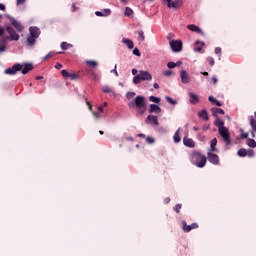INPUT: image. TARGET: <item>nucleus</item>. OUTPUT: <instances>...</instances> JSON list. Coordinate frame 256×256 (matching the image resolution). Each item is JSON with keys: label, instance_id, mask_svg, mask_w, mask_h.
Here are the masks:
<instances>
[{"label": "nucleus", "instance_id": "nucleus-1", "mask_svg": "<svg viewBox=\"0 0 256 256\" xmlns=\"http://www.w3.org/2000/svg\"><path fill=\"white\" fill-rule=\"evenodd\" d=\"M131 109H136L139 115H143L147 110V100L144 96H137L134 101L128 104Z\"/></svg>", "mask_w": 256, "mask_h": 256}, {"label": "nucleus", "instance_id": "nucleus-2", "mask_svg": "<svg viewBox=\"0 0 256 256\" xmlns=\"http://www.w3.org/2000/svg\"><path fill=\"white\" fill-rule=\"evenodd\" d=\"M6 31L9 34V36L0 37V45L7 46V42L9 41H19L20 36L17 34L15 29L11 27V25H6Z\"/></svg>", "mask_w": 256, "mask_h": 256}, {"label": "nucleus", "instance_id": "nucleus-3", "mask_svg": "<svg viewBox=\"0 0 256 256\" xmlns=\"http://www.w3.org/2000/svg\"><path fill=\"white\" fill-rule=\"evenodd\" d=\"M190 160H191V163H193V165H195L196 167H199L200 169H202V167H204L207 164V156L197 151H194L191 154Z\"/></svg>", "mask_w": 256, "mask_h": 256}, {"label": "nucleus", "instance_id": "nucleus-4", "mask_svg": "<svg viewBox=\"0 0 256 256\" xmlns=\"http://www.w3.org/2000/svg\"><path fill=\"white\" fill-rule=\"evenodd\" d=\"M29 32L30 34L26 38V45H28V47H33L37 42V39H39V35H41V30L36 26H31Z\"/></svg>", "mask_w": 256, "mask_h": 256}, {"label": "nucleus", "instance_id": "nucleus-5", "mask_svg": "<svg viewBox=\"0 0 256 256\" xmlns=\"http://www.w3.org/2000/svg\"><path fill=\"white\" fill-rule=\"evenodd\" d=\"M218 133L220 137H222L225 145H231V133H229V128H220Z\"/></svg>", "mask_w": 256, "mask_h": 256}, {"label": "nucleus", "instance_id": "nucleus-6", "mask_svg": "<svg viewBox=\"0 0 256 256\" xmlns=\"http://www.w3.org/2000/svg\"><path fill=\"white\" fill-rule=\"evenodd\" d=\"M11 26L10 27H14V29H16L17 33H23V24H21V22L17 21L15 18L9 16L8 17Z\"/></svg>", "mask_w": 256, "mask_h": 256}, {"label": "nucleus", "instance_id": "nucleus-7", "mask_svg": "<svg viewBox=\"0 0 256 256\" xmlns=\"http://www.w3.org/2000/svg\"><path fill=\"white\" fill-rule=\"evenodd\" d=\"M23 69V66L21 64L16 63L11 68H7L4 73L5 75H17L18 71H21Z\"/></svg>", "mask_w": 256, "mask_h": 256}, {"label": "nucleus", "instance_id": "nucleus-8", "mask_svg": "<svg viewBox=\"0 0 256 256\" xmlns=\"http://www.w3.org/2000/svg\"><path fill=\"white\" fill-rule=\"evenodd\" d=\"M170 47L174 53H179L183 49V42L181 40L170 41Z\"/></svg>", "mask_w": 256, "mask_h": 256}, {"label": "nucleus", "instance_id": "nucleus-9", "mask_svg": "<svg viewBox=\"0 0 256 256\" xmlns=\"http://www.w3.org/2000/svg\"><path fill=\"white\" fill-rule=\"evenodd\" d=\"M163 3H167L169 9H179L183 5V0H163Z\"/></svg>", "mask_w": 256, "mask_h": 256}, {"label": "nucleus", "instance_id": "nucleus-10", "mask_svg": "<svg viewBox=\"0 0 256 256\" xmlns=\"http://www.w3.org/2000/svg\"><path fill=\"white\" fill-rule=\"evenodd\" d=\"M193 229H199V224L192 223L191 225H187L185 220L182 221V230L184 233H190V231H193Z\"/></svg>", "mask_w": 256, "mask_h": 256}, {"label": "nucleus", "instance_id": "nucleus-11", "mask_svg": "<svg viewBox=\"0 0 256 256\" xmlns=\"http://www.w3.org/2000/svg\"><path fill=\"white\" fill-rule=\"evenodd\" d=\"M61 75L65 79H71V81H77V79H79V75H77L75 73L68 72L67 70H62Z\"/></svg>", "mask_w": 256, "mask_h": 256}, {"label": "nucleus", "instance_id": "nucleus-12", "mask_svg": "<svg viewBox=\"0 0 256 256\" xmlns=\"http://www.w3.org/2000/svg\"><path fill=\"white\" fill-rule=\"evenodd\" d=\"M207 159L212 165H219V156L217 154H213V152L209 151L207 153Z\"/></svg>", "mask_w": 256, "mask_h": 256}, {"label": "nucleus", "instance_id": "nucleus-13", "mask_svg": "<svg viewBox=\"0 0 256 256\" xmlns=\"http://www.w3.org/2000/svg\"><path fill=\"white\" fill-rule=\"evenodd\" d=\"M138 75L140 76L141 81H151V79H153L151 73L145 70H140Z\"/></svg>", "mask_w": 256, "mask_h": 256}, {"label": "nucleus", "instance_id": "nucleus-14", "mask_svg": "<svg viewBox=\"0 0 256 256\" xmlns=\"http://www.w3.org/2000/svg\"><path fill=\"white\" fill-rule=\"evenodd\" d=\"M180 79L184 85H187V83L191 82V77L189 76V73H187V71L185 70H181Z\"/></svg>", "mask_w": 256, "mask_h": 256}, {"label": "nucleus", "instance_id": "nucleus-15", "mask_svg": "<svg viewBox=\"0 0 256 256\" xmlns=\"http://www.w3.org/2000/svg\"><path fill=\"white\" fill-rule=\"evenodd\" d=\"M147 125H154L157 127L159 125V119L155 115H148L146 118Z\"/></svg>", "mask_w": 256, "mask_h": 256}, {"label": "nucleus", "instance_id": "nucleus-16", "mask_svg": "<svg viewBox=\"0 0 256 256\" xmlns=\"http://www.w3.org/2000/svg\"><path fill=\"white\" fill-rule=\"evenodd\" d=\"M21 73L22 75H27L29 71H33V64L31 63H23L21 64Z\"/></svg>", "mask_w": 256, "mask_h": 256}, {"label": "nucleus", "instance_id": "nucleus-17", "mask_svg": "<svg viewBox=\"0 0 256 256\" xmlns=\"http://www.w3.org/2000/svg\"><path fill=\"white\" fill-rule=\"evenodd\" d=\"M250 126H251V130H250L251 137L252 139H254L255 133H256V120H255V117L253 116H250Z\"/></svg>", "mask_w": 256, "mask_h": 256}, {"label": "nucleus", "instance_id": "nucleus-18", "mask_svg": "<svg viewBox=\"0 0 256 256\" xmlns=\"http://www.w3.org/2000/svg\"><path fill=\"white\" fill-rule=\"evenodd\" d=\"M187 29H189V31H192L193 33H197L198 35H205L203 33V30H201V28H199L197 25L195 24H190L187 26Z\"/></svg>", "mask_w": 256, "mask_h": 256}, {"label": "nucleus", "instance_id": "nucleus-19", "mask_svg": "<svg viewBox=\"0 0 256 256\" xmlns=\"http://www.w3.org/2000/svg\"><path fill=\"white\" fill-rule=\"evenodd\" d=\"M183 144L185 145V147H189L190 149H194L195 147V141H193L192 138L184 137Z\"/></svg>", "mask_w": 256, "mask_h": 256}, {"label": "nucleus", "instance_id": "nucleus-20", "mask_svg": "<svg viewBox=\"0 0 256 256\" xmlns=\"http://www.w3.org/2000/svg\"><path fill=\"white\" fill-rule=\"evenodd\" d=\"M86 73H88L90 79H93V81H99V74L95 72L93 69H87Z\"/></svg>", "mask_w": 256, "mask_h": 256}, {"label": "nucleus", "instance_id": "nucleus-21", "mask_svg": "<svg viewBox=\"0 0 256 256\" xmlns=\"http://www.w3.org/2000/svg\"><path fill=\"white\" fill-rule=\"evenodd\" d=\"M95 15L97 17H109V15H111V9H104L103 12L96 11Z\"/></svg>", "mask_w": 256, "mask_h": 256}, {"label": "nucleus", "instance_id": "nucleus-22", "mask_svg": "<svg viewBox=\"0 0 256 256\" xmlns=\"http://www.w3.org/2000/svg\"><path fill=\"white\" fill-rule=\"evenodd\" d=\"M149 113H161V107H159L157 104H150Z\"/></svg>", "mask_w": 256, "mask_h": 256}, {"label": "nucleus", "instance_id": "nucleus-23", "mask_svg": "<svg viewBox=\"0 0 256 256\" xmlns=\"http://www.w3.org/2000/svg\"><path fill=\"white\" fill-rule=\"evenodd\" d=\"M189 97H190V103H192L193 105H195L196 103H199V97L197 96V94L190 92Z\"/></svg>", "mask_w": 256, "mask_h": 256}, {"label": "nucleus", "instance_id": "nucleus-24", "mask_svg": "<svg viewBox=\"0 0 256 256\" xmlns=\"http://www.w3.org/2000/svg\"><path fill=\"white\" fill-rule=\"evenodd\" d=\"M211 111L214 117H217V115H225V111L221 108H212Z\"/></svg>", "mask_w": 256, "mask_h": 256}, {"label": "nucleus", "instance_id": "nucleus-25", "mask_svg": "<svg viewBox=\"0 0 256 256\" xmlns=\"http://www.w3.org/2000/svg\"><path fill=\"white\" fill-rule=\"evenodd\" d=\"M215 125L218 127V131H221V129H227V127H225V122L221 119H217Z\"/></svg>", "mask_w": 256, "mask_h": 256}, {"label": "nucleus", "instance_id": "nucleus-26", "mask_svg": "<svg viewBox=\"0 0 256 256\" xmlns=\"http://www.w3.org/2000/svg\"><path fill=\"white\" fill-rule=\"evenodd\" d=\"M179 131H181V128H178L177 131L174 133V136H173L174 143H181V136H179Z\"/></svg>", "mask_w": 256, "mask_h": 256}, {"label": "nucleus", "instance_id": "nucleus-27", "mask_svg": "<svg viewBox=\"0 0 256 256\" xmlns=\"http://www.w3.org/2000/svg\"><path fill=\"white\" fill-rule=\"evenodd\" d=\"M208 101H210V103H212L213 105H216L217 107H222L223 105L221 104V102H219V100L215 99L213 96H209Z\"/></svg>", "mask_w": 256, "mask_h": 256}, {"label": "nucleus", "instance_id": "nucleus-28", "mask_svg": "<svg viewBox=\"0 0 256 256\" xmlns=\"http://www.w3.org/2000/svg\"><path fill=\"white\" fill-rule=\"evenodd\" d=\"M198 115L204 121H209V115L207 114V110L200 111Z\"/></svg>", "mask_w": 256, "mask_h": 256}, {"label": "nucleus", "instance_id": "nucleus-29", "mask_svg": "<svg viewBox=\"0 0 256 256\" xmlns=\"http://www.w3.org/2000/svg\"><path fill=\"white\" fill-rule=\"evenodd\" d=\"M246 145H248V147H251L252 149H255L256 142L253 138H248L246 139Z\"/></svg>", "mask_w": 256, "mask_h": 256}, {"label": "nucleus", "instance_id": "nucleus-30", "mask_svg": "<svg viewBox=\"0 0 256 256\" xmlns=\"http://www.w3.org/2000/svg\"><path fill=\"white\" fill-rule=\"evenodd\" d=\"M122 42L127 45L128 49H133L134 44L129 38H124Z\"/></svg>", "mask_w": 256, "mask_h": 256}, {"label": "nucleus", "instance_id": "nucleus-31", "mask_svg": "<svg viewBox=\"0 0 256 256\" xmlns=\"http://www.w3.org/2000/svg\"><path fill=\"white\" fill-rule=\"evenodd\" d=\"M85 63L88 67H91V69H95L97 67V61L95 60H86Z\"/></svg>", "mask_w": 256, "mask_h": 256}, {"label": "nucleus", "instance_id": "nucleus-32", "mask_svg": "<svg viewBox=\"0 0 256 256\" xmlns=\"http://www.w3.org/2000/svg\"><path fill=\"white\" fill-rule=\"evenodd\" d=\"M238 157H247V149L241 148L237 151Z\"/></svg>", "mask_w": 256, "mask_h": 256}, {"label": "nucleus", "instance_id": "nucleus-33", "mask_svg": "<svg viewBox=\"0 0 256 256\" xmlns=\"http://www.w3.org/2000/svg\"><path fill=\"white\" fill-rule=\"evenodd\" d=\"M60 47L63 51H67V49H71V47H73V44H69L67 42H62Z\"/></svg>", "mask_w": 256, "mask_h": 256}, {"label": "nucleus", "instance_id": "nucleus-34", "mask_svg": "<svg viewBox=\"0 0 256 256\" xmlns=\"http://www.w3.org/2000/svg\"><path fill=\"white\" fill-rule=\"evenodd\" d=\"M217 146V138L212 139L211 144H210V151L215 152Z\"/></svg>", "mask_w": 256, "mask_h": 256}, {"label": "nucleus", "instance_id": "nucleus-35", "mask_svg": "<svg viewBox=\"0 0 256 256\" xmlns=\"http://www.w3.org/2000/svg\"><path fill=\"white\" fill-rule=\"evenodd\" d=\"M124 15H125L126 17H133V9H131V8H129V7H126V8H125Z\"/></svg>", "mask_w": 256, "mask_h": 256}, {"label": "nucleus", "instance_id": "nucleus-36", "mask_svg": "<svg viewBox=\"0 0 256 256\" xmlns=\"http://www.w3.org/2000/svg\"><path fill=\"white\" fill-rule=\"evenodd\" d=\"M138 41H145V33L143 32V30L138 31Z\"/></svg>", "mask_w": 256, "mask_h": 256}, {"label": "nucleus", "instance_id": "nucleus-37", "mask_svg": "<svg viewBox=\"0 0 256 256\" xmlns=\"http://www.w3.org/2000/svg\"><path fill=\"white\" fill-rule=\"evenodd\" d=\"M149 101H151L152 103H161V98L156 96H150Z\"/></svg>", "mask_w": 256, "mask_h": 256}, {"label": "nucleus", "instance_id": "nucleus-38", "mask_svg": "<svg viewBox=\"0 0 256 256\" xmlns=\"http://www.w3.org/2000/svg\"><path fill=\"white\" fill-rule=\"evenodd\" d=\"M141 76H139V74L138 75H136L134 78H133V83L135 84V85H139V83H141Z\"/></svg>", "mask_w": 256, "mask_h": 256}, {"label": "nucleus", "instance_id": "nucleus-39", "mask_svg": "<svg viewBox=\"0 0 256 256\" xmlns=\"http://www.w3.org/2000/svg\"><path fill=\"white\" fill-rule=\"evenodd\" d=\"M165 99L168 101V103H170V105H177V101L173 100V98L166 96Z\"/></svg>", "mask_w": 256, "mask_h": 256}, {"label": "nucleus", "instance_id": "nucleus-40", "mask_svg": "<svg viewBox=\"0 0 256 256\" xmlns=\"http://www.w3.org/2000/svg\"><path fill=\"white\" fill-rule=\"evenodd\" d=\"M182 207H183V205H181V204H176L173 209H174L175 213H181Z\"/></svg>", "mask_w": 256, "mask_h": 256}, {"label": "nucleus", "instance_id": "nucleus-41", "mask_svg": "<svg viewBox=\"0 0 256 256\" xmlns=\"http://www.w3.org/2000/svg\"><path fill=\"white\" fill-rule=\"evenodd\" d=\"M240 131H241V134H240L241 139H247L249 137V133L243 132V129H241Z\"/></svg>", "mask_w": 256, "mask_h": 256}, {"label": "nucleus", "instance_id": "nucleus-42", "mask_svg": "<svg viewBox=\"0 0 256 256\" xmlns=\"http://www.w3.org/2000/svg\"><path fill=\"white\" fill-rule=\"evenodd\" d=\"M50 57H55V52L48 53L44 58L43 61H47V59H50Z\"/></svg>", "mask_w": 256, "mask_h": 256}, {"label": "nucleus", "instance_id": "nucleus-43", "mask_svg": "<svg viewBox=\"0 0 256 256\" xmlns=\"http://www.w3.org/2000/svg\"><path fill=\"white\" fill-rule=\"evenodd\" d=\"M146 143H149V145L155 143V139L151 136L146 137Z\"/></svg>", "mask_w": 256, "mask_h": 256}, {"label": "nucleus", "instance_id": "nucleus-44", "mask_svg": "<svg viewBox=\"0 0 256 256\" xmlns=\"http://www.w3.org/2000/svg\"><path fill=\"white\" fill-rule=\"evenodd\" d=\"M207 62L209 63V65L211 67H213V65H215V59H213V57H208Z\"/></svg>", "mask_w": 256, "mask_h": 256}, {"label": "nucleus", "instance_id": "nucleus-45", "mask_svg": "<svg viewBox=\"0 0 256 256\" xmlns=\"http://www.w3.org/2000/svg\"><path fill=\"white\" fill-rule=\"evenodd\" d=\"M167 67L168 69H175V67H177V64H175V62H168Z\"/></svg>", "mask_w": 256, "mask_h": 256}, {"label": "nucleus", "instance_id": "nucleus-46", "mask_svg": "<svg viewBox=\"0 0 256 256\" xmlns=\"http://www.w3.org/2000/svg\"><path fill=\"white\" fill-rule=\"evenodd\" d=\"M103 93H111V88L109 86H103L102 88Z\"/></svg>", "mask_w": 256, "mask_h": 256}, {"label": "nucleus", "instance_id": "nucleus-47", "mask_svg": "<svg viewBox=\"0 0 256 256\" xmlns=\"http://www.w3.org/2000/svg\"><path fill=\"white\" fill-rule=\"evenodd\" d=\"M133 55H136V57H141V52L139 51L138 48H134Z\"/></svg>", "mask_w": 256, "mask_h": 256}, {"label": "nucleus", "instance_id": "nucleus-48", "mask_svg": "<svg viewBox=\"0 0 256 256\" xmlns=\"http://www.w3.org/2000/svg\"><path fill=\"white\" fill-rule=\"evenodd\" d=\"M247 156H248V157H254V156H255V151H253V149H249V150L247 151Z\"/></svg>", "mask_w": 256, "mask_h": 256}, {"label": "nucleus", "instance_id": "nucleus-49", "mask_svg": "<svg viewBox=\"0 0 256 256\" xmlns=\"http://www.w3.org/2000/svg\"><path fill=\"white\" fill-rule=\"evenodd\" d=\"M92 115L95 117V119H101V112H92Z\"/></svg>", "mask_w": 256, "mask_h": 256}, {"label": "nucleus", "instance_id": "nucleus-50", "mask_svg": "<svg viewBox=\"0 0 256 256\" xmlns=\"http://www.w3.org/2000/svg\"><path fill=\"white\" fill-rule=\"evenodd\" d=\"M163 75H165V77H171V75H173V71L167 70V71L163 72Z\"/></svg>", "mask_w": 256, "mask_h": 256}, {"label": "nucleus", "instance_id": "nucleus-51", "mask_svg": "<svg viewBox=\"0 0 256 256\" xmlns=\"http://www.w3.org/2000/svg\"><path fill=\"white\" fill-rule=\"evenodd\" d=\"M111 72L114 73L116 77H119V73L117 72V64H115L114 69Z\"/></svg>", "mask_w": 256, "mask_h": 256}, {"label": "nucleus", "instance_id": "nucleus-52", "mask_svg": "<svg viewBox=\"0 0 256 256\" xmlns=\"http://www.w3.org/2000/svg\"><path fill=\"white\" fill-rule=\"evenodd\" d=\"M202 50L203 48H201V46L194 47L195 53H201Z\"/></svg>", "mask_w": 256, "mask_h": 256}, {"label": "nucleus", "instance_id": "nucleus-53", "mask_svg": "<svg viewBox=\"0 0 256 256\" xmlns=\"http://www.w3.org/2000/svg\"><path fill=\"white\" fill-rule=\"evenodd\" d=\"M7 51V46L0 45V53H5Z\"/></svg>", "mask_w": 256, "mask_h": 256}, {"label": "nucleus", "instance_id": "nucleus-54", "mask_svg": "<svg viewBox=\"0 0 256 256\" xmlns=\"http://www.w3.org/2000/svg\"><path fill=\"white\" fill-rule=\"evenodd\" d=\"M4 35H5V29L2 26H0V37H5Z\"/></svg>", "mask_w": 256, "mask_h": 256}, {"label": "nucleus", "instance_id": "nucleus-55", "mask_svg": "<svg viewBox=\"0 0 256 256\" xmlns=\"http://www.w3.org/2000/svg\"><path fill=\"white\" fill-rule=\"evenodd\" d=\"M215 53H216V55H221V48L216 47L215 48Z\"/></svg>", "mask_w": 256, "mask_h": 256}, {"label": "nucleus", "instance_id": "nucleus-56", "mask_svg": "<svg viewBox=\"0 0 256 256\" xmlns=\"http://www.w3.org/2000/svg\"><path fill=\"white\" fill-rule=\"evenodd\" d=\"M55 69H63V64L57 63V64L55 65Z\"/></svg>", "mask_w": 256, "mask_h": 256}, {"label": "nucleus", "instance_id": "nucleus-57", "mask_svg": "<svg viewBox=\"0 0 256 256\" xmlns=\"http://www.w3.org/2000/svg\"><path fill=\"white\" fill-rule=\"evenodd\" d=\"M165 205H168V203H171V198L167 197L164 199Z\"/></svg>", "mask_w": 256, "mask_h": 256}, {"label": "nucleus", "instance_id": "nucleus-58", "mask_svg": "<svg viewBox=\"0 0 256 256\" xmlns=\"http://www.w3.org/2000/svg\"><path fill=\"white\" fill-rule=\"evenodd\" d=\"M26 0H17L16 5H23Z\"/></svg>", "mask_w": 256, "mask_h": 256}, {"label": "nucleus", "instance_id": "nucleus-59", "mask_svg": "<svg viewBox=\"0 0 256 256\" xmlns=\"http://www.w3.org/2000/svg\"><path fill=\"white\" fill-rule=\"evenodd\" d=\"M217 77H215V76H212V83L214 84V85H217Z\"/></svg>", "mask_w": 256, "mask_h": 256}, {"label": "nucleus", "instance_id": "nucleus-60", "mask_svg": "<svg viewBox=\"0 0 256 256\" xmlns=\"http://www.w3.org/2000/svg\"><path fill=\"white\" fill-rule=\"evenodd\" d=\"M127 97H128V99H129V97H135V93L134 92L128 93Z\"/></svg>", "mask_w": 256, "mask_h": 256}, {"label": "nucleus", "instance_id": "nucleus-61", "mask_svg": "<svg viewBox=\"0 0 256 256\" xmlns=\"http://www.w3.org/2000/svg\"><path fill=\"white\" fill-rule=\"evenodd\" d=\"M0 11H5V5L0 3Z\"/></svg>", "mask_w": 256, "mask_h": 256}, {"label": "nucleus", "instance_id": "nucleus-62", "mask_svg": "<svg viewBox=\"0 0 256 256\" xmlns=\"http://www.w3.org/2000/svg\"><path fill=\"white\" fill-rule=\"evenodd\" d=\"M99 113H103V106H98Z\"/></svg>", "mask_w": 256, "mask_h": 256}, {"label": "nucleus", "instance_id": "nucleus-63", "mask_svg": "<svg viewBox=\"0 0 256 256\" xmlns=\"http://www.w3.org/2000/svg\"><path fill=\"white\" fill-rule=\"evenodd\" d=\"M138 71L137 69H132V75H137Z\"/></svg>", "mask_w": 256, "mask_h": 256}, {"label": "nucleus", "instance_id": "nucleus-64", "mask_svg": "<svg viewBox=\"0 0 256 256\" xmlns=\"http://www.w3.org/2000/svg\"><path fill=\"white\" fill-rule=\"evenodd\" d=\"M153 87H154V89H159V84L154 83Z\"/></svg>", "mask_w": 256, "mask_h": 256}]
</instances>
